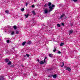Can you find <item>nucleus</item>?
<instances>
[{
	"label": "nucleus",
	"instance_id": "obj_28",
	"mask_svg": "<svg viewBox=\"0 0 80 80\" xmlns=\"http://www.w3.org/2000/svg\"><path fill=\"white\" fill-rule=\"evenodd\" d=\"M32 8H33L35 7V5H32Z\"/></svg>",
	"mask_w": 80,
	"mask_h": 80
},
{
	"label": "nucleus",
	"instance_id": "obj_32",
	"mask_svg": "<svg viewBox=\"0 0 80 80\" xmlns=\"http://www.w3.org/2000/svg\"><path fill=\"white\" fill-rule=\"evenodd\" d=\"M61 24H62V25L63 26H64V23H62Z\"/></svg>",
	"mask_w": 80,
	"mask_h": 80
},
{
	"label": "nucleus",
	"instance_id": "obj_15",
	"mask_svg": "<svg viewBox=\"0 0 80 80\" xmlns=\"http://www.w3.org/2000/svg\"><path fill=\"white\" fill-rule=\"evenodd\" d=\"M5 12H6V13H7L8 14V13H9V11H8L7 10H6L5 11Z\"/></svg>",
	"mask_w": 80,
	"mask_h": 80
},
{
	"label": "nucleus",
	"instance_id": "obj_23",
	"mask_svg": "<svg viewBox=\"0 0 80 80\" xmlns=\"http://www.w3.org/2000/svg\"><path fill=\"white\" fill-rule=\"evenodd\" d=\"M25 10V9H24V8H22V9H21V11L22 12H23V11H24V10Z\"/></svg>",
	"mask_w": 80,
	"mask_h": 80
},
{
	"label": "nucleus",
	"instance_id": "obj_7",
	"mask_svg": "<svg viewBox=\"0 0 80 80\" xmlns=\"http://www.w3.org/2000/svg\"><path fill=\"white\" fill-rule=\"evenodd\" d=\"M44 12L45 13H48V11L47 8H46V9H45V10H44Z\"/></svg>",
	"mask_w": 80,
	"mask_h": 80
},
{
	"label": "nucleus",
	"instance_id": "obj_24",
	"mask_svg": "<svg viewBox=\"0 0 80 80\" xmlns=\"http://www.w3.org/2000/svg\"><path fill=\"white\" fill-rule=\"evenodd\" d=\"M18 33H19V32L18 31H16V34H18Z\"/></svg>",
	"mask_w": 80,
	"mask_h": 80
},
{
	"label": "nucleus",
	"instance_id": "obj_39",
	"mask_svg": "<svg viewBox=\"0 0 80 80\" xmlns=\"http://www.w3.org/2000/svg\"><path fill=\"white\" fill-rule=\"evenodd\" d=\"M43 26H45V25L44 24L43 25Z\"/></svg>",
	"mask_w": 80,
	"mask_h": 80
},
{
	"label": "nucleus",
	"instance_id": "obj_37",
	"mask_svg": "<svg viewBox=\"0 0 80 80\" xmlns=\"http://www.w3.org/2000/svg\"><path fill=\"white\" fill-rule=\"evenodd\" d=\"M37 0H34L35 2H37Z\"/></svg>",
	"mask_w": 80,
	"mask_h": 80
},
{
	"label": "nucleus",
	"instance_id": "obj_17",
	"mask_svg": "<svg viewBox=\"0 0 80 80\" xmlns=\"http://www.w3.org/2000/svg\"><path fill=\"white\" fill-rule=\"evenodd\" d=\"M64 43H63L62 42L60 44V46L62 47Z\"/></svg>",
	"mask_w": 80,
	"mask_h": 80
},
{
	"label": "nucleus",
	"instance_id": "obj_40",
	"mask_svg": "<svg viewBox=\"0 0 80 80\" xmlns=\"http://www.w3.org/2000/svg\"><path fill=\"white\" fill-rule=\"evenodd\" d=\"M24 57H26L25 56H24Z\"/></svg>",
	"mask_w": 80,
	"mask_h": 80
},
{
	"label": "nucleus",
	"instance_id": "obj_3",
	"mask_svg": "<svg viewBox=\"0 0 80 80\" xmlns=\"http://www.w3.org/2000/svg\"><path fill=\"white\" fill-rule=\"evenodd\" d=\"M65 14L62 13V14L60 17V19H62V18L65 17Z\"/></svg>",
	"mask_w": 80,
	"mask_h": 80
},
{
	"label": "nucleus",
	"instance_id": "obj_16",
	"mask_svg": "<svg viewBox=\"0 0 80 80\" xmlns=\"http://www.w3.org/2000/svg\"><path fill=\"white\" fill-rule=\"evenodd\" d=\"M4 78L2 76L0 77V80H3Z\"/></svg>",
	"mask_w": 80,
	"mask_h": 80
},
{
	"label": "nucleus",
	"instance_id": "obj_26",
	"mask_svg": "<svg viewBox=\"0 0 80 80\" xmlns=\"http://www.w3.org/2000/svg\"><path fill=\"white\" fill-rule=\"evenodd\" d=\"M26 56L27 57H30V55L27 54Z\"/></svg>",
	"mask_w": 80,
	"mask_h": 80
},
{
	"label": "nucleus",
	"instance_id": "obj_21",
	"mask_svg": "<svg viewBox=\"0 0 80 80\" xmlns=\"http://www.w3.org/2000/svg\"><path fill=\"white\" fill-rule=\"evenodd\" d=\"M64 66V62H62V65L61 66V67H63Z\"/></svg>",
	"mask_w": 80,
	"mask_h": 80
},
{
	"label": "nucleus",
	"instance_id": "obj_8",
	"mask_svg": "<svg viewBox=\"0 0 80 80\" xmlns=\"http://www.w3.org/2000/svg\"><path fill=\"white\" fill-rule=\"evenodd\" d=\"M29 15V14H26L24 15V16L25 17H26V18H28V16Z\"/></svg>",
	"mask_w": 80,
	"mask_h": 80
},
{
	"label": "nucleus",
	"instance_id": "obj_38",
	"mask_svg": "<svg viewBox=\"0 0 80 80\" xmlns=\"http://www.w3.org/2000/svg\"><path fill=\"white\" fill-rule=\"evenodd\" d=\"M65 18H67V16H65Z\"/></svg>",
	"mask_w": 80,
	"mask_h": 80
},
{
	"label": "nucleus",
	"instance_id": "obj_36",
	"mask_svg": "<svg viewBox=\"0 0 80 80\" xmlns=\"http://www.w3.org/2000/svg\"><path fill=\"white\" fill-rule=\"evenodd\" d=\"M37 61L38 62H39V59H38L37 60Z\"/></svg>",
	"mask_w": 80,
	"mask_h": 80
},
{
	"label": "nucleus",
	"instance_id": "obj_11",
	"mask_svg": "<svg viewBox=\"0 0 80 80\" xmlns=\"http://www.w3.org/2000/svg\"><path fill=\"white\" fill-rule=\"evenodd\" d=\"M32 13L34 15H35V14H36V12H35V11H32Z\"/></svg>",
	"mask_w": 80,
	"mask_h": 80
},
{
	"label": "nucleus",
	"instance_id": "obj_35",
	"mask_svg": "<svg viewBox=\"0 0 80 80\" xmlns=\"http://www.w3.org/2000/svg\"><path fill=\"white\" fill-rule=\"evenodd\" d=\"M21 65L22 66V67H23V65Z\"/></svg>",
	"mask_w": 80,
	"mask_h": 80
},
{
	"label": "nucleus",
	"instance_id": "obj_13",
	"mask_svg": "<svg viewBox=\"0 0 80 80\" xmlns=\"http://www.w3.org/2000/svg\"><path fill=\"white\" fill-rule=\"evenodd\" d=\"M49 57H51V58H52V57H53V54H50L49 55Z\"/></svg>",
	"mask_w": 80,
	"mask_h": 80
},
{
	"label": "nucleus",
	"instance_id": "obj_34",
	"mask_svg": "<svg viewBox=\"0 0 80 80\" xmlns=\"http://www.w3.org/2000/svg\"><path fill=\"white\" fill-rule=\"evenodd\" d=\"M11 67H14V65H12V66H11Z\"/></svg>",
	"mask_w": 80,
	"mask_h": 80
},
{
	"label": "nucleus",
	"instance_id": "obj_12",
	"mask_svg": "<svg viewBox=\"0 0 80 80\" xmlns=\"http://www.w3.org/2000/svg\"><path fill=\"white\" fill-rule=\"evenodd\" d=\"M13 28L14 30H16L17 28V26L14 25L13 26Z\"/></svg>",
	"mask_w": 80,
	"mask_h": 80
},
{
	"label": "nucleus",
	"instance_id": "obj_25",
	"mask_svg": "<svg viewBox=\"0 0 80 80\" xmlns=\"http://www.w3.org/2000/svg\"><path fill=\"white\" fill-rule=\"evenodd\" d=\"M7 43H9V42H10V40H9V39L7 41Z\"/></svg>",
	"mask_w": 80,
	"mask_h": 80
},
{
	"label": "nucleus",
	"instance_id": "obj_19",
	"mask_svg": "<svg viewBox=\"0 0 80 80\" xmlns=\"http://www.w3.org/2000/svg\"><path fill=\"white\" fill-rule=\"evenodd\" d=\"M14 31H12V33H11V35H14Z\"/></svg>",
	"mask_w": 80,
	"mask_h": 80
},
{
	"label": "nucleus",
	"instance_id": "obj_5",
	"mask_svg": "<svg viewBox=\"0 0 80 80\" xmlns=\"http://www.w3.org/2000/svg\"><path fill=\"white\" fill-rule=\"evenodd\" d=\"M57 76V74H54V75L49 76V77H53L54 78H56Z\"/></svg>",
	"mask_w": 80,
	"mask_h": 80
},
{
	"label": "nucleus",
	"instance_id": "obj_6",
	"mask_svg": "<svg viewBox=\"0 0 80 80\" xmlns=\"http://www.w3.org/2000/svg\"><path fill=\"white\" fill-rule=\"evenodd\" d=\"M73 30H70L69 31V34H72V33H73Z\"/></svg>",
	"mask_w": 80,
	"mask_h": 80
},
{
	"label": "nucleus",
	"instance_id": "obj_22",
	"mask_svg": "<svg viewBox=\"0 0 80 80\" xmlns=\"http://www.w3.org/2000/svg\"><path fill=\"white\" fill-rule=\"evenodd\" d=\"M47 59V57H45L44 58V63H46V62H45V59Z\"/></svg>",
	"mask_w": 80,
	"mask_h": 80
},
{
	"label": "nucleus",
	"instance_id": "obj_1",
	"mask_svg": "<svg viewBox=\"0 0 80 80\" xmlns=\"http://www.w3.org/2000/svg\"><path fill=\"white\" fill-rule=\"evenodd\" d=\"M48 5L50 8L49 12H52L53 10V7H55V5H52V3L50 2H49Z\"/></svg>",
	"mask_w": 80,
	"mask_h": 80
},
{
	"label": "nucleus",
	"instance_id": "obj_2",
	"mask_svg": "<svg viewBox=\"0 0 80 80\" xmlns=\"http://www.w3.org/2000/svg\"><path fill=\"white\" fill-rule=\"evenodd\" d=\"M5 62L6 63H8L7 64V65H12V62L10 61H9V59H5Z\"/></svg>",
	"mask_w": 80,
	"mask_h": 80
},
{
	"label": "nucleus",
	"instance_id": "obj_29",
	"mask_svg": "<svg viewBox=\"0 0 80 80\" xmlns=\"http://www.w3.org/2000/svg\"><path fill=\"white\" fill-rule=\"evenodd\" d=\"M55 51H56V48H54V50L53 51V52H55Z\"/></svg>",
	"mask_w": 80,
	"mask_h": 80
},
{
	"label": "nucleus",
	"instance_id": "obj_31",
	"mask_svg": "<svg viewBox=\"0 0 80 80\" xmlns=\"http://www.w3.org/2000/svg\"><path fill=\"white\" fill-rule=\"evenodd\" d=\"M58 53L59 54H60V53H61V52L60 51H59L58 52Z\"/></svg>",
	"mask_w": 80,
	"mask_h": 80
},
{
	"label": "nucleus",
	"instance_id": "obj_18",
	"mask_svg": "<svg viewBox=\"0 0 80 80\" xmlns=\"http://www.w3.org/2000/svg\"><path fill=\"white\" fill-rule=\"evenodd\" d=\"M78 0H71L72 2H77Z\"/></svg>",
	"mask_w": 80,
	"mask_h": 80
},
{
	"label": "nucleus",
	"instance_id": "obj_33",
	"mask_svg": "<svg viewBox=\"0 0 80 80\" xmlns=\"http://www.w3.org/2000/svg\"><path fill=\"white\" fill-rule=\"evenodd\" d=\"M22 60L23 61H24V60H25V58L22 59Z\"/></svg>",
	"mask_w": 80,
	"mask_h": 80
},
{
	"label": "nucleus",
	"instance_id": "obj_4",
	"mask_svg": "<svg viewBox=\"0 0 80 80\" xmlns=\"http://www.w3.org/2000/svg\"><path fill=\"white\" fill-rule=\"evenodd\" d=\"M66 70H68V72H71V71L72 70H71V68H70L69 67L66 68Z\"/></svg>",
	"mask_w": 80,
	"mask_h": 80
},
{
	"label": "nucleus",
	"instance_id": "obj_20",
	"mask_svg": "<svg viewBox=\"0 0 80 80\" xmlns=\"http://www.w3.org/2000/svg\"><path fill=\"white\" fill-rule=\"evenodd\" d=\"M57 26L58 27H60V24H58Z\"/></svg>",
	"mask_w": 80,
	"mask_h": 80
},
{
	"label": "nucleus",
	"instance_id": "obj_27",
	"mask_svg": "<svg viewBox=\"0 0 80 80\" xmlns=\"http://www.w3.org/2000/svg\"><path fill=\"white\" fill-rule=\"evenodd\" d=\"M28 3L27 2H26V7H27V5H28Z\"/></svg>",
	"mask_w": 80,
	"mask_h": 80
},
{
	"label": "nucleus",
	"instance_id": "obj_9",
	"mask_svg": "<svg viewBox=\"0 0 80 80\" xmlns=\"http://www.w3.org/2000/svg\"><path fill=\"white\" fill-rule=\"evenodd\" d=\"M26 43V42L25 41L23 42L22 43V46H24V45H25V43Z\"/></svg>",
	"mask_w": 80,
	"mask_h": 80
},
{
	"label": "nucleus",
	"instance_id": "obj_10",
	"mask_svg": "<svg viewBox=\"0 0 80 80\" xmlns=\"http://www.w3.org/2000/svg\"><path fill=\"white\" fill-rule=\"evenodd\" d=\"M40 64H41V65H43V63H44V62H43V61H41V62H39Z\"/></svg>",
	"mask_w": 80,
	"mask_h": 80
},
{
	"label": "nucleus",
	"instance_id": "obj_14",
	"mask_svg": "<svg viewBox=\"0 0 80 80\" xmlns=\"http://www.w3.org/2000/svg\"><path fill=\"white\" fill-rule=\"evenodd\" d=\"M32 43V42L31 41H28L27 42V44L28 45H30Z\"/></svg>",
	"mask_w": 80,
	"mask_h": 80
},
{
	"label": "nucleus",
	"instance_id": "obj_30",
	"mask_svg": "<svg viewBox=\"0 0 80 80\" xmlns=\"http://www.w3.org/2000/svg\"><path fill=\"white\" fill-rule=\"evenodd\" d=\"M47 4H45V5H44L45 7H47Z\"/></svg>",
	"mask_w": 80,
	"mask_h": 80
}]
</instances>
